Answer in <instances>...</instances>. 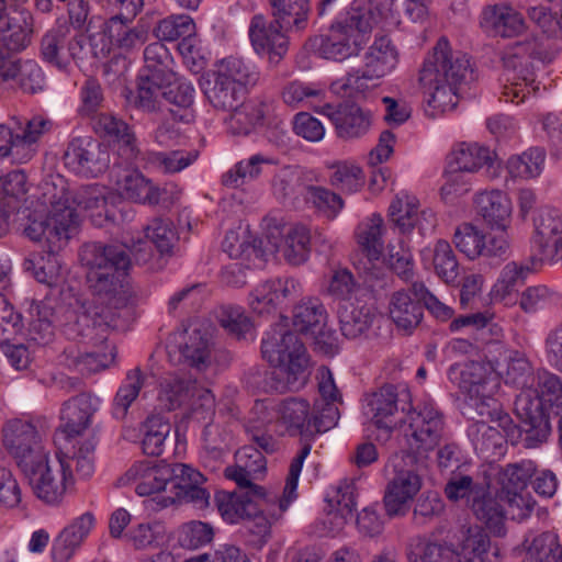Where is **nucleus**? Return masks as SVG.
<instances>
[{
  "label": "nucleus",
  "instance_id": "obj_63",
  "mask_svg": "<svg viewBox=\"0 0 562 562\" xmlns=\"http://www.w3.org/2000/svg\"><path fill=\"white\" fill-rule=\"evenodd\" d=\"M145 436L142 441L144 453L147 456H160L165 441L171 430V426L160 415H153L146 419Z\"/></svg>",
  "mask_w": 562,
  "mask_h": 562
},
{
  "label": "nucleus",
  "instance_id": "obj_46",
  "mask_svg": "<svg viewBox=\"0 0 562 562\" xmlns=\"http://www.w3.org/2000/svg\"><path fill=\"white\" fill-rule=\"evenodd\" d=\"M113 15L109 19L108 30L113 43L125 52L140 47L148 40V31L143 25L127 27L134 19L121 18V11H109Z\"/></svg>",
  "mask_w": 562,
  "mask_h": 562
},
{
  "label": "nucleus",
  "instance_id": "obj_5",
  "mask_svg": "<svg viewBox=\"0 0 562 562\" xmlns=\"http://www.w3.org/2000/svg\"><path fill=\"white\" fill-rule=\"evenodd\" d=\"M93 438L72 450L61 452L57 460L49 461L48 456L21 470L29 481L34 495L48 505H58L67 490L74 485L75 475L79 479L90 477L94 471Z\"/></svg>",
  "mask_w": 562,
  "mask_h": 562
},
{
  "label": "nucleus",
  "instance_id": "obj_61",
  "mask_svg": "<svg viewBox=\"0 0 562 562\" xmlns=\"http://www.w3.org/2000/svg\"><path fill=\"white\" fill-rule=\"evenodd\" d=\"M228 112V125L234 134L247 135L252 128L263 124L265 111L261 104L241 102Z\"/></svg>",
  "mask_w": 562,
  "mask_h": 562
},
{
  "label": "nucleus",
  "instance_id": "obj_62",
  "mask_svg": "<svg viewBox=\"0 0 562 562\" xmlns=\"http://www.w3.org/2000/svg\"><path fill=\"white\" fill-rule=\"evenodd\" d=\"M544 162V151L530 148L521 155L513 156L507 161V169L512 177L529 179L540 175Z\"/></svg>",
  "mask_w": 562,
  "mask_h": 562
},
{
  "label": "nucleus",
  "instance_id": "obj_39",
  "mask_svg": "<svg viewBox=\"0 0 562 562\" xmlns=\"http://www.w3.org/2000/svg\"><path fill=\"white\" fill-rule=\"evenodd\" d=\"M144 61L145 65L139 72V77L145 78V80L167 86L176 80L173 58L161 42H155L145 47Z\"/></svg>",
  "mask_w": 562,
  "mask_h": 562
},
{
  "label": "nucleus",
  "instance_id": "obj_49",
  "mask_svg": "<svg viewBox=\"0 0 562 562\" xmlns=\"http://www.w3.org/2000/svg\"><path fill=\"white\" fill-rule=\"evenodd\" d=\"M162 97L170 103L179 108L178 111L168 110L173 121L189 123L193 120L192 104L194 102L195 90L193 85L176 76V80L166 86Z\"/></svg>",
  "mask_w": 562,
  "mask_h": 562
},
{
  "label": "nucleus",
  "instance_id": "obj_37",
  "mask_svg": "<svg viewBox=\"0 0 562 562\" xmlns=\"http://www.w3.org/2000/svg\"><path fill=\"white\" fill-rule=\"evenodd\" d=\"M398 394L392 384H385L364 400L363 413L378 427L386 430L394 425Z\"/></svg>",
  "mask_w": 562,
  "mask_h": 562
},
{
  "label": "nucleus",
  "instance_id": "obj_25",
  "mask_svg": "<svg viewBox=\"0 0 562 562\" xmlns=\"http://www.w3.org/2000/svg\"><path fill=\"white\" fill-rule=\"evenodd\" d=\"M300 292L301 283L292 277L268 279L258 283L251 291L249 306L258 315H268Z\"/></svg>",
  "mask_w": 562,
  "mask_h": 562
},
{
  "label": "nucleus",
  "instance_id": "obj_41",
  "mask_svg": "<svg viewBox=\"0 0 562 562\" xmlns=\"http://www.w3.org/2000/svg\"><path fill=\"white\" fill-rule=\"evenodd\" d=\"M212 72L246 91L256 86L260 78V72L252 63L233 55L216 61Z\"/></svg>",
  "mask_w": 562,
  "mask_h": 562
},
{
  "label": "nucleus",
  "instance_id": "obj_7",
  "mask_svg": "<svg viewBox=\"0 0 562 562\" xmlns=\"http://www.w3.org/2000/svg\"><path fill=\"white\" fill-rule=\"evenodd\" d=\"M80 260L87 269V283L99 297L115 300L116 306L126 304L124 279L131 267L128 250L123 245L86 244Z\"/></svg>",
  "mask_w": 562,
  "mask_h": 562
},
{
  "label": "nucleus",
  "instance_id": "obj_9",
  "mask_svg": "<svg viewBox=\"0 0 562 562\" xmlns=\"http://www.w3.org/2000/svg\"><path fill=\"white\" fill-rule=\"evenodd\" d=\"M234 237V233L227 235L223 244L225 251L232 258L243 254L247 257L254 255L256 258H266L268 255L281 252L288 263L299 266L308 259L311 252L310 231L301 224L269 227L265 240L254 239L252 245H246V241H243L237 248L228 244Z\"/></svg>",
  "mask_w": 562,
  "mask_h": 562
},
{
  "label": "nucleus",
  "instance_id": "obj_59",
  "mask_svg": "<svg viewBox=\"0 0 562 562\" xmlns=\"http://www.w3.org/2000/svg\"><path fill=\"white\" fill-rule=\"evenodd\" d=\"M522 562H562V547L552 532L536 536L526 549Z\"/></svg>",
  "mask_w": 562,
  "mask_h": 562
},
{
  "label": "nucleus",
  "instance_id": "obj_57",
  "mask_svg": "<svg viewBox=\"0 0 562 562\" xmlns=\"http://www.w3.org/2000/svg\"><path fill=\"white\" fill-rule=\"evenodd\" d=\"M536 374L527 357L519 351H510L506 358L505 383L521 391L535 386Z\"/></svg>",
  "mask_w": 562,
  "mask_h": 562
},
{
  "label": "nucleus",
  "instance_id": "obj_30",
  "mask_svg": "<svg viewBox=\"0 0 562 562\" xmlns=\"http://www.w3.org/2000/svg\"><path fill=\"white\" fill-rule=\"evenodd\" d=\"M544 48L538 36L526 37L508 46L503 56L504 67L508 71L519 72L526 86L535 82L533 64L531 60H543Z\"/></svg>",
  "mask_w": 562,
  "mask_h": 562
},
{
  "label": "nucleus",
  "instance_id": "obj_12",
  "mask_svg": "<svg viewBox=\"0 0 562 562\" xmlns=\"http://www.w3.org/2000/svg\"><path fill=\"white\" fill-rule=\"evenodd\" d=\"M485 415L496 422L497 427L480 420L472 423L468 428V436L477 454L484 459L499 457L504 453L507 440L513 445L521 442L527 448L521 423L519 426L515 425L507 413L498 411V406L485 408Z\"/></svg>",
  "mask_w": 562,
  "mask_h": 562
},
{
  "label": "nucleus",
  "instance_id": "obj_35",
  "mask_svg": "<svg viewBox=\"0 0 562 562\" xmlns=\"http://www.w3.org/2000/svg\"><path fill=\"white\" fill-rule=\"evenodd\" d=\"M481 25L502 37H515L526 30L522 14L506 3L486 5L481 13Z\"/></svg>",
  "mask_w": 562,
  "mask_h": 562
},
{
  "label": "nucleus",
  "instance_id": "obj_48",
  "mask_svg": "<svg viewBox=\"0 0 562 562\" xmlns=\"http://www.w3.org/2000/svg\"><path fill=\"white\" fill-rule=\"evenodd\" d=\"M398 64V52L387 36L376 37L364 54V66L380 78L392 72Z\"/></svg>",
  "mask_w": 562,
  "mask_h": 562
},
{
  "label": "nucleus",
  "instance_id": "obj_36",
  "mask_svg": "<svg viewBox=\"0 0 562 562\" xmlns=\"http://www.w3.org/2000/svg\"><path fill=\"white\" fill-rule=\"evenodd\" d=\"M32 15L14 10L0 21V43L8 53H20L31 43Z\"/></svg>",
  "mask_w": 562,
  "mask_h": 562
},
{
  "label": "nucleus",
  "instance_id": "obj_64",
  "mask_svg": "<svg viewBox=\"0 0 562 562\" xmlns=\"http://www.w3.org/2000/svg\"><path fill=\"white\" fill-rule=\"evenodd\" d=\"M406 554L408 562H459L454 549L437 542L418 541Z\"/></svg>",
  "mask_w": 562,
  "mask_h": 562
},
{
  "label": "nucleus",
  "instance_id": "obj_19",
  "mask_svg": "<svg viewBox=\"0 0 562 562\" xmlns=\"http://www.w3.org/2000/svg\"><path fill=\"white\" fill-rule=\"evenodd\" d=\"M63 198L67 201L69 206L76 214L77 227L79 226L78 211L92 212L101 216L104 213L106 220H114V214L108 209L106 190L104 187L98 184L83 186L76 191H69L64 187L57 188L55 184L45 183L43 192V203L49 205L48 212L53 209V200Z\"/></svg>",
  "mask_w": 562,
  "mask_h": 562
},
{
  "label": "nucleus",
  "instance_id": "obj_34",
  "mask_svg": "<svg viewBox=\"0 0 562 562\" xmlns=\"http://www.w3.org/2000/svg\"><path fill=\"white\" fill-rule=\"evenodd\" d=\"M422 300L409 290H398L389 300L387 314L397 329L411 334L422 322L424 308Z\"/></svg>",
  "mask_w": 562,
  "mask_h": 562
},
{
  "label": "nucleus",
  "instance_id": "obj_52",
  "mask_svg": "<svg viewBox=\"0 0 562 562\" xmlns=\"http://www.w3.org/2000/svg\"><path fill=\"white\" fill-rule=\"evenodd\" d=\"M114 347L110 348L109 355L68 349L65 351L64 364L69 370L86 375L104 370L114 361Z\"/></svg>",
  "mask_w": 562,
  "mask_h": 562
},
{
  "label": "nucleus",
  "instance_id": "obj_3",
  "mask_svg": "<svg viewBox=\"0 0 562 562\" xmlns=\"http://www.w3.org/2000/svg\"><path fill=\"white\" fill-rule=\"evenodd\" d=\"M53 200L47 214L32 212L26 217L23 234L32 241L42 243L46 255H37L24 261L26 270H33L35 279L49 286L57 283L60 274L59 251L77 232V217L59 195Z\"/></svg>",
  "mask_w": 562,
  "mask_h": 562
},
{
  "label": "nucleus",
  "instance_id": "obj_13",
  "mask_svg": "<svg viewBox=\"0 0 562 562\" xmlns=\"http://www.w3.org/2000/svg\"><path fill=\"white\" fill-rule=\"evenodd\" d=\"M419 459L422 458L406 451L390 459L394 475L384 495V507L389 516L405 514L407 504L422 488V477L417 470Z\"/></svg>",
  "mask_w": 562,
  "mask_h": 562
},
{
  "label": "nucleus",
  "instance_id": "obj_31",
  "mask_svg": "<svg viewBox=\"0 0 562 562\" xmlns=\"http://www.w3.org/2000/svg\"><path fill=\"white\" fill-rule=\"evenodd\" d=\"M236 463L225 470V476L234 481L239 488L261 487L255 481L261 479L267 470L265 456L258 448L247 445L235 453Z\"/></svg>",
  "mask_w": 562,
  "mask_h": 562
},
{
  "label": "nucleus",
  "instance_id": "obj_44",
  "mask_svg": "<svg viewBox=\"0 0 562 562\" xmlns=\"http://www.w3.org/2000/svg\"><path fill=\"white\" fill-rule=\"evenodd\" d=\"M171 472L168 480L167 495L161 496L159 504L167 507L176 501H181V497L192 488L195 484H203L205 479L202 473L192 467L183 463L169 464Z\"/></svg>",
  "mask_w": 562,
  "mask_h": 562
},
{
  "label": "nucleus",
  "instance_id": "obj_32",
  "mask_svg": "<svg viewBox=\"0 0 562 562\" xmlns=\"http://www.w3.org/2000/svg\"><path fill=\"white\" fill-rule=\"evenodd\" d=\"M170 474L168 463L157 464L146 460L134 463L123 479L134 484L137 495L150 496L160 492L167 494Z\"/></svg>",
  "mask_w": 562,
  "mask_h": 562
},
{
  "label": "nucleus",
  "instance_id": "obj_23",
  "mask_svg": "<svg viewBox=\"0 0 562 562\" xmlns=\"http://www.w3.org/2000/svg\"><path fill=\"white\" fill-rule=\"evenodd\" d=\"M321 113L329 119L336 134L344 140H355L368 134L372 125V115L353 102H340L337 105L326 103Z\"/></svg>",
  "mask_w": 562,
  "mask_h": 562
},
{
  "label": "nucleus",
  "instance_id": "obj_2",
  "mask_svg": "<svg viewBox=\"0 0 562 562\" xmlns=\"http://www.w3.org/2000/svg\"><path fill=\"white\" fill-rule=\"evenodd\" d=\"M261 355L271 368H251L246 374L249 387L263 393H284L305 385L308 378L306 348L285 324H276L266 333Z\"/></svg>",
  "mask_w": 562,
  "mask_h": 562
},
{
  "label": "nucleus",
  "instance_id": "obj_27",
  "mask_svg": "<svg viewBox=\"0 0 562 562\" xmlns=\"http://www.w3.org/2000/svg\"><path fill=\"white\" fill-rule=\"evenodd\" d=\"M278 26L276 19L268 21L263 15L252 16L249 25V37L254 49L259 54H268L271 63H279L289 47L288 33Z\"/></svg>",
  "mask_w": 562,
  "mask_h": 562
},
{
  "label": "nucleus",
  "instance_id": "obj_15",
  "mask_svg": "<svg viewBox=\"0 0 562 562\" xmlns=\"http://www.w3.org/2000/svg\"><path fill=\"white\" fill-rule=\"evenodd\" d=\"M448 378L470 396L480 416H485V408L498 406L493 398L498 381L488 366L477 361L456 363L449 368Z\"/></svg>",
  "mask_w": 562,
  "mask_h": 562
},
{
  "label": "nucleus",
  "instance_id": "obj_20",
  "mask_svg": "<svg viewBox=\"0 0 562 562\" xmlns=\"http://www.w3.org/2000/svg\"><path fill=\"white\" fill-rule=\"evenodd\" d=\"M167 356L175 366H188L202 371L211 363V337L206 330L193 327L175 335L167 346Z\"/></svg>",
  "mask_w": 562,
  "mask_h": 562
},
{
  "label": "nucleus",
  "instance_id": "obj_53",
  "mask_svg": "<svg viewBox=\"0 0 562 562\" xmlns=\"http://www.w3.org/2000/svg\"><path fill=\"white\" fill-rule=\"evenodd\" d=\"M29 340L38 346L50 344L55 337L54 311L45 303L31 307V321L29 324Z\"/></svg>",
  "mask_w": 562,
  "mask_h": 562
},
{
  "label": "nucleus",
  "instance_id": "obj_6",
  "mask_svg": "<svg viewBox=\"0 0 562 562\" xmlns=\"http://www.w3.org/2000/svg\"><path fill=\"white\" fill-rule=\"evenodd\" d=\"M472 79L473 71L468 56L460 52L452 53L446 37L439 38L419 74V82L428 94V105L440 112L457 106L458 86Z\"/></svg>",
  "mask_w": 562,
  "mask_h": 562
},
{
  "label": "nucleus",
  "instance_id": "obj_54",
  "mask_svg": "<svg viewBox=\"0 0 562 562\" xmlns=\"http://www.w3.org/2000/svg\"><path fill=\"white\" fill-rule=\"evenodd\" d=\"M330 169L329 184L344 194L357 193L366 183L363 170L353 162L338 161Z\"/></svg>",
  "mask_w": 562,
  "mask_h": 562
},
{
  "label": "nucleus",
  "instance_id": "obj_10",
  "mask_svg": "<svg viewBox=\"0 0 562 562\" xmlns=\"http://www.w3.org/2000/svg\"><path fill=\"white\" fill-rule=\"evenodd\" d=\"M445 494L452 502L464 501L475 517L494 533L504 532L506 507L501 491L493 494L488 483L476 482L470 475L453 474L446 484Z\"/></svg>",
  "mask_w": 562,
  "mask_h": 562
},
{
  "label": "nucleus",
  "instance_id": "obj_8",
  "mask_svg": "<svg viewBox=\"0 0 562 562\" xmlns=\"http://www.w3.org/2000/svg\"><path fill=\"white\" fill-rule=\"evenodd\" d=\"M543 402L562 412V380L559 375L541 370L536 373L535 386L516 395L515 413L522 424L524 442L536 448L546 442L551 430L543 409Z\"/></svg>",
  "mask_w": 562,
  "mask_h": 562
},
{
  "label": "nucleus",
  "instance_id": "obj_43",
  "mask_svg": "<svg viewBox=\"0 0 562 562\" xmlns=\"http://www.w3.org/2000/svg\"><path fill=\"white\" fill-rule=\"evenodd\" d=\"M341 334L348 339L359 338L370 329L374 313L370 306L344 301L338 308Z\"/></svg>",
  "mask_w": 562,
  "mask_h": 562
},
{
  "label": "nucleus",
  "instance_id": "obj_14",
  "mask_svg": "<svg viewBox=\"0 0 562 562\" xmlns=\"http://www.w3.org/2000/svg\"><path fill=\"white\" fill-rule=\"evenodd\" d=\"M407 427L404 430L408 449L420 458H426L440 442L445 422L442 413L432 402H425L407 413Z\"/></svg>",
  "mask_w": 562,
  "mask_h": 562
},
{
  "label": "nucleus",
  "instance_id": "obj_47",
  "mask_svg": "<svg viewBox=\"0 0 562 562\" xmlns=\"http://www.w3.org/2000/svg\"><path fill=\"white\" fill-rule=\"evenodd\" d=\"M277 164V159L262 154H255L247 159L237 162L232 169L222 177V182L226 187L239 188L248 182L258 179L266 167Z\"/></svg>",
  "mask_w": 562,
  "mask_h": 562
},
{
  "label": "nucleus",
  "instance_id": "obj_21",
  "mask_svg": "<svg viewBox=\"0 0 562 562\" xmlns=\"http://www.w3.org/2000/svg\"><path fill=\"white\" fill-rule=\"evenodd\" d=\"M64 160L66 167L79 176L98 177L110 166V151L91 137H78L69 143Z\"/></svg>",
  "mask_w": 562,
  "mask_h": 562
},
{
  "label": "nucleus",
  "instance_id": "obj_50",
  "mask_svg": "<svg viewBox=\"0 0 562 562\" xmlns=\"http://www.w3.org/2000/svg\"><path fill=\"white\" fill-rule=\"evenodd\" d=\"M327 322V312L317 299L300 302L293 310V326L304 334L318 333Z\"/></svg>",
  "mask_w": 562,
  "mask_h": 562
},
{
  "label": "nucleus",
  "instance_id": "obj_29",
  "mask_svg": "<svg viewBox=\"0 0 562 562\" xmlns=\"http://www.w3.org/2000/svg\"><path fill=\"white\" fill-rule=\"evenodd\" d=\"M544 48L538 36L526 37L508 46L503 56L504 67L508 71L519 72L526 86L535 82L533 64L531 60H543Z\"/></svg>",
  "mask_w": 562,
  "mask_h": 562
},
{
  "label": "nucleus",
  "instance_id": "obj_51",
  "mask_svg": "<svg viewBox=\"0 0 562 562\" xmlns=\"http://www.w3.org/2000/svg\"><path fill=\"white\" fill-rule=\"evenodd\" d=\"M115 183L120 194L133 202L147 204L153 182L137 169H124L116 172Z\"/></svg>",
  "mask_w": 562,
  "mask_h": 562
},
{
  "label": "nucleus",
  "instance_id": "obj_22",
  "mask_svg": "<svg viewBox=\"0 0 562 562\" xmlns=\"http://www.w3.org/2000/svg\"><path fill=\"white\" fill-rule=\"evenodd\" d=\"M111 325H114L111 311L89 304L69 315L68 322L63 325V333L68 339L95 344L105 340L104 334Z\"/></svg>",
  "mask_w": 562,
  "mask_h": 562
},
{
  "label": "nucleus",
  "instance_id": "obj_16",
  "mask_svg": "<svg viewBox=\"0 0 562 562\" xmlns=\"http://www.w3.org/2000/svg\"><path fill=\"white\" fill-rule=\"evenodd\" d=\"M3 446L21 470L43 460L47 454L37 426L25 419L8 420L2 427Z\"/></svg>",
  "mask_w": 562,
  "mask_h": 562
},
{
  "label": "nucleus",
  "instance_id": "obj_45",
  "mask_svg": "<svg viewBox=\"0 0 562 562\" xmlns=\"http://www.w3.org/2000/svg\"><path fill=\"white\" fill-rule=\"evenodd\" d=\"M269 2L278 26L292 31L306 27L311 11L310 0H269Z\"/></svg>",
  "mask_w": 562,
  "mask_h": 562
},
{
  "label": "nucleus",
  "instance_id": "obj_56",
  "mask_svg": "<svg viewBox=\"0 0 562 562\" xmlns=\"http://www.w3.org/2000/svg\"><path fill=\"white\" fill-rule=\"evenodd\" d=\"M40 52L44 61L60 70L67 69L66 30L63 27L48 30L41 40Z\"/></svg>",
  "mask_w": 562,
  "mask_h": 562
},
{
  "label": "nucleus",
  "instance_id": "obj_26",
  "mask_svg": "<svg viewBox=\"0 0 562 562\" xmlns=\"http://www.w3.org/2000/svg\"><path fill=\"white\" fill-rule=\"evenodd\" d=\"M95 524V516L91 512H86L70 520L52 542L50 558L53 562H69L80 550Z\"/></svg>",
  "mask_w": 562,
  "mask_h": 562
},
{
  "label": "nucleus",
  "instance_id": "obj_55",
  "mask_svg": "<svg viewBox=\"0 0 562 562\" xmlns=\"http://www.w3.org/2000/svg\"><path fill=\"white\" fill-rule=\"evenodd\" d=\"M382 233L383 218L379 214H373L357 227V241L371 260H376L382 255L384 248Z\"/></svg>",
  "mask_w": 562,
  "mask_h": 562
},
{
  "label": "nucleus",
  "instance_id": "obj_38",
  "mask_svg": "<svg viewBox=\"0 0 562 562\" xmlns=\"http://www.w3.org/2000/svg\"><path fill=\"white\" fill-rule=\"evenodd\" d=\"M474 203L477 215L491 228L505 231L512 214V203L504 192L499 190L481 192L476 194Z\"/></svg>",
  "mask_w": 562,
  "mask_h": 562
},
{
  "label": "nucleus",
  "instance_id": "obj_42",
  "mask_svg": "<svg viewBox=\"0 0 562 562\" xmlns=\"http://www.w3.org/2000/svg\"><path fill=\"white\" fill-rule=\"evenodd\" d=\"M203 92L210 104L218 111H231L241 104L247 93L246 90L227 80H224L214 72L211 74L203 87Z\"/></svg>",
  "mask_w": 562,
  "mask_h": 562
},
{
  "label": "nucleus",
  "instance_id": "obj_33",
  "mask_svg": "<svg viewBox=\"0 0 562 562\" xmlns=\"http://www.w3.org/2000/svg\"><path fill=\"white\" fill-rule=\"evenodd\" d=\"M490 549V537L481 526H463L456 535L454 551L459 562H497L498 548H494L493 559L488 557Z\"/></svg>",
  "mask_w": 562,
  "mask_h": 562
},
{
  "label": "nucleus",
  "instance_id": "obj_58",
  "mask_svg": "<svg viewBox=\"0 0 562 562\" xmlns=\"http://www.w3.org/2000/svg\"><path fill=\"white\" fill-rule=\"evenodd\" d=\"M194 384L191 380L166 378L160 383L158 402L161 408L171 412L180 407L192 395Z\"/></svg>",
  "mask_w": 562,
  "mask_h": 562
},
{
  "label": "nucleus",
  "instance_id": "obj_4",
  "mask_svg": "<svg viewBox=\"0 0 562 562\" xmlns=\"http://www.w3.org/2000/svg\"><path fill=\"white\" fill-rule=\"evenodd\" d=\"M391 7L392 0L376 3L353 0L337 15L327 33L314 38L316 53L334 61L357 56L367 44L373 26L392 11Z\"/></svg>",
  "mask_w": 562,
  "mask_h": 562
},
{
  "label": "nucleus",
  "instance_id": "obj_40",
  "mask_svg": "<svg viewBox=\"0 0 562 562\" xmlns=\"http://www.w3.org/2000/svg\"><path fill=\"white\" fill-rule=\"evenodd\" d=\"M494 153L476 143L459 144L448 157V168L451 173L465 171L474 172L483 166H493Z\"/></svg>",
  "mask_w": 562,
  "mask_h": 562
},
{
  "label": "nucleus",
  "instance_id": "obj_60",
  "mask_svg": "<svg viewBox=\"0 0 562 562\" xmlns=\"http://www.w3.org/2000/svg\"><path fill=\"white\" fill-rule=\"evenodd\" d=\"M527 14L548 37L562 38V0L559 14L552 12L550 0L529 4Z\"/></svg>",
  "mask_w": 562,
  "mask_h": 562
},
{
  "label": "nucleus",
  "instance_id": "obj_28",
  "mask_svg": "<svg viewBox=\"0 0 562 562\" xmlns=\"http://www.w3.org/2000/svg\"><path fill=\"white\" fill-rule=\"evenodd\" d=\"M93 130L119 145V155L127 164H133L140 155L138 142L132 127L112 113H101L93 120Z\"/></svg>",
  "mask_w": 562,
  "mask_h": 562
},
{
  "label": "nucleus",
  "instance_id": "obj_24",
  "mask_svg": "<svg viewBox=\"0 0 562 562\" xmlns=\"http://www.w3.org/2000/svg\"><path fill=\"white\" fill-rule=\"evenodd\" d=\"M418 209V200L408 194L397 195L391 202L389 216L401 234H409L417 229L420 236H426L434 232L437 223L435 213L429 209Z\"/></svg>",
  "mask_w": 562,
  "mask_h": 562
},
{
  "label": "nucleus",
  "instance_id": "obj_18",
  "mask_svg": "<svg viewBox=\"0 0 562 562\" xmlns=\"http://www.w3.org/2000/svg\"><path fill=\"white\" fill-rule=\"evenodd\" d=\"M535 233L532 248L541 261L562 265V214L559 210L544 206L533 217Z\"/></svg>",
  "mask_w": 562,
  "mask_h": 562
},
{
  "label": "nucleus",
  "instance_id": "obj_11",
  "mask_svg": "<svg viewBox=\"0 0 562 562\" xmlns=\"http://www.w3.org/2000/svg\"><path fill=\"white\" fill-rule=\"evenodd\" d=\"M53 122L41 115L12 117L0 125V157L13 164H26L38 150L40 139L50 132Z\"/></svg>",
  "mask_w": 562,
  "mask_h": 562
},
{
  "label": "nucleus",
  "instance_id": "obj_17",
  "mask_svg": "<svg viewBox=\"0 0 562 562\" xmlns=\"http://www.w3.org/2000/svg\"><path fill=\"white\" fill-rule=\"evenodd\" d=\"M99 406V397L90 393H80L63 403L59 428L67 441L66 451L72 450L74 445H79L89 438H93L97 443L93 435L85 437V434L91 427L93 415Z\"/></svg>",
  "mask_w": 562,
  "mask_h": 562
},
{
  "label": "nucleus",
  "instance_id": "obj_1",
  "mask_svg": "<svg viewBox=\"0 0 562 562\" xmlns=\"http://www.w3.org/2000/svg\"><path fill=\"white\" fill-rule=\"evenodd\" d=\"M308 445L301 448L292 460L282 496L267 492L263 487L240 488L239 492L220 491L215 503L223 519L229 524L247 521L248 530L263 540L270 535L271 526L278 521L296 498V487L303 462L310 454Z\"/></svg>",
  "mask_w": 562,
  "mask_h": 562
}]
</instances>
